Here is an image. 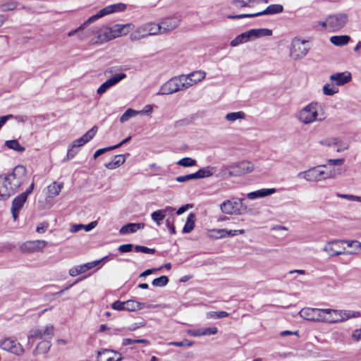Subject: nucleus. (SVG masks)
Instances as JSON below:
<instances>
[{
  "label": "nucleus",
  "mask_w": 361,
  "mask_h": 361,
  "mask_svg": "<svg viewBox=\"0 0 361 361\" xmlns=\"http://www.w3.org/2000/svg\"><path fill=\"white\" fill-rule=\"evenodd\" d=\"M254 170V165L248 161H242L226 166L221 171L224 178L238 177L245 173L252 172Z\"/></svg>",
  "instance_id": "obj_1"
},
{
  "label": "nucleus",
  "mask_w": 361,
  "mask_h": 361,
  "mask_svg": "<svg viewBox=\"0 0 361 361\" xmlns=\"http://www.w3.org/2000/svg\"><path fill=\"white\" fill-rule=\"evenodd\" d=\"M126 8V5L123 3L115 4L112 5L107 6L102 9H101L96 14L90 17L85 22H84L80 26H79L76 30L71 31L68 33V36H72L79 30H82L85 29L88 25L95 21L96 20L114 12L123 11Z\"/></svg>",
  "instance_id": "obj_2"
},
{
  "label": "nucleus",
  "mask_w": 361,
  "mask_h": 361,
  "mask_svg": "<svg viewBox=\"0 0 361 361\" xmlns=\"http://www.w3.org/2000/svg\"><path fill=\"white\" fill-rule=\"evenodd\" d=\"M26 177L27 169L22 165L16 166L11 173L6 176L8 185H11L14 193L25 182Z\"/></svg>",
  "instance_id": "obj_3"
},
{
  "label": "nucleus",
  "mask_w": 361,
  "mask_h": 361,
  "mask_svg": "<svg viewBox=\"0 0 361 361\" xmlns=\"http://www.w3.org/2000/svg\"><path fill=\"white\" fill-rule=\"evenodd\" d=\"M158 34H160V27L156 23H148L138 27L130 35V39L132 41H136L148 36Z\"/></svg>",
  "instance_id": "obj_4"
},
{
  "label": "nucleus",
  "mask_w": 361,
  "mask_h": 361,
  "mask_svg": "<svg viewBox=\"0 0 361 361\" xmlns=\"http://www.w3.org/2000/svg\"><path fill=\"white\" fill-rule=\"evenodd\" d=\"M317 103L309 104L298 112V120L304 124H310L316 121H322L324 118H317Z\"/></svg>",
  "instance_id": "obj_5"
},
{
  "label": "nucleus",
  "mask_w": 361,
  "mask_h": 361,
  "mask_svg": "<svg viewBox=\"0 0 361 361\" xmlns=\"http://www.w3.org/2000/svg\"><path fill=\"white\" fill-rule=\"evenodd\" d=\"M322 166H325L324 165L318 166L316 167H312L309 169L307 171L300 172L298 174V178H302L307 181H320L322 180L327 179L331 178V173H327L323 170H321L320 168Z\"/></svg>",
  "instance_id": "obj_6"
},
{
  "label": "nucleus",
  "mask_w": 361,
  "mask_h": 361,
  "mask_svg": "<svg viewBox=\"0 0 361 361\" xmlns=\"http://www.w3.org/2000/svg\"><path fill=\"white\" fill-rule=\"evenodd\" d=\"M220 209L226 214H242L245 212L247 208L243 205L242 200L232 199L222 202Z\"/></svg>",
  "instance_id": "obj_7"
},
{
  "label": "nucleus",
  "mask_w": 361,
  "mask_h": 361,
  "mask_svg": "<svg viewBox=\"0 0 361 361\" xmlns=\"http://www.w3.org/2000/svg\"><path fill=\"white\" fill-rule=\"evenodd\" d=\"M283 11V6L281 4H271L269 5L262 11L255 13H245L240 15L228 16V18L231 19H240L245 18H254L264 15H274L281 13Z\"/></svg>",
  "instance_id": "obj_8"
},
{
  "label": "nucleus",
  "mask_w": 361,
  "mask_h": 361,
  "mask_svg": "<svg viewBox=\"0 0 361 361\" xmlns=\"http://www.w3.org/2000/svg\"><path fill=\"white\" fill-rule=\"evenodd\" d=\"M309 49L305 41L295 38L291 43L290 54L294 60L301 59L307 55Z\"/></svg>",
  "instance_id": "obj_9"
},
{
  "label": "nucleus",
  "mask_w": 361,
  "mask_h": 361,
  "mask_svg": "<svg viewBox=\"0 0 361 361\" xmlns=\"http://www.w3.org/2000/svg\"><path fill=\"white\" fill-rule=\"evenodd\" d=\"M348 21L345 13H337L328 17L329 30L336 32L343 27Z\"/></svg>",
  "instance_id": "obj_10"
},
{
  "label": "nucleus",
  "mask_w": 361,
  "mask_h": 361,
  "mask_svg": "<svg viewBox=\"0 0 361 361\" xmlns=\"http://www.w3.org/2000/svg\"><path fill=\"white\" fill-rule=\"evenodd\" d=\"M325 312H326L325 309L307 307L302 309L299 314L306 320L321 322L322 314Z\"/></svg>",
  "instance_id": "obj_11"
},
{
  "label": "nucleus",
  "mask_w": 361,
  "mask_h": 361,
  "mask_svg": "<svg viewBox=\"0 0 361 361\" xmlns=\"http://www.w3.org/2000/svg\"><path fill=\"white\" fill-rule=\"evenodd\" d=\"M180 78L173 77L163 84L157 94H170L180 91Z\"/></svg>",
  "instance_id": "obj_12"
},
{
  "label": "nucleus",
  "mask_w": 361,
  "mask_h": 361,
  "mask_svg": "<svg viewBox=\"0 0 361 361\" xmlns=\"http://www.w3.org/2000/svg\"><path fill=\"white\" fill-rule=\"evenodd\" d=\"M0 348L6 351L11 352L13 354L19 355L23 353V348L16 340L11 338L4 339L0 344Z\"/></svg>",
  "instance_id": "obj_13"
},
{
  "label": "nucleus",
  "mask_w": 361,
  "mask_h": 361,
  "mask_svg": "<svg viewBox=\"0 0 361 361\" xmlns=\"http://www.w3.org/2000/svg\"><path fill=\"white\" fill-rule=\"evenodd\" d=\"M180 23L178 17H169L163 19L158 25L160 27V34H166L167 32L176 28Z\"/></svg>",
  "instance_id": "obj_14"
},
{
  "label": "nucleus",
  "mask_w": 361,
  "mask_h": 361,
  "mask_svg": "<svg viewBox=\"0 0 361 361\" xmlns=\"http://www.w3.org/2000/svg\"><path fill=\"white\" fill-rule=\"evenodd\" d=\"M126 78V73H118L114 75L111 78L106 80L104 83H102L99 88L97 90V94H102L105 93L107 90H109L112 86L116 85L118 82H119L121 80Z\"/></svg>",
  "instance_id": "obj_15"
},
{
  "label": "nucleus",
  "mask_w": 361,
  "mask_h": 361,
  "mask_svg": "<svg viewBox=\"0 0 361 361\" xmlns=\"http://www.w3.org/2000/svg\"><path fill=\"white\" fill-rule=\"evenodd\" d=\"M98 361H121L123 357L116 351L103 349L97 352Z\"/></svg>",
  "instance_id": "obj_16"
},
{
  "label": "nucleus",
  "mask_w": 361,
  "mask_h": 361,
  "mask_svg": "<svg viewBox=\"0 0 361 361\" xmlns=\"http://www.w3.org/2000/svg\"><path fill=\"white\" fill-rule=\"evenodd\" d=\"M47 242L45 240L27 241L20 246V250L23 252H31L40 250L46 247Z\"/></svg>",
  "instance_id": "obj_17"
},
{
  "label": "nucleus",
  "mask_w": 361,
  "mask_h": 361,
  "mask_svg": "<svg viewBox=\"0 0 361 361\" xmlns=\"http://www.w3.org/2000/svg\"><path fill=\"white\" fill-rule=\"evenodd\" d=\"M13 194L14 192L11 185H8L6 176L0 175V200H6Z\"/></svg>",
  "instance_id": "obj_18"
},
{
  "label": "nucleus",
  "mask_w": 361,
  "mask_h": 361,
  "mask_svg": "<svg viewBox=\"0 0 361 361\" xmlns=\"http://www.w3.org/2000/svg\"><path fill=\"white\" fill-rule=\"evenodd\" d=\"M352 79L350 72L345 71L342 73H336L330 76V80L335 82L337 86L343 85L349 82Z\"/></svg>",
  "instance_id": "obj_19"
},
{
  "label": "nucleus",
  "mask_w": 361,
  "mask_h": 361,
  "mask_svg": "<svg viewBox=\"0 0 361 361\" xmlns=\"http://www.w3.org/2000/svg\"><path fill=\"white\" fill-rule=\"evenodd\" d=\"M340 240H334L329 241L326 243V245L323 248L324 251H325L329 256H338L343 254H345V247H343L342 250H338L336 247L340 243Z\"/></svg>",
  "instance_id": "obj_20"
},
{
  "label": "nucleus",
  "mask_w": 361,
  "mask_h": 361,
  "mask_svg": "<svg viewBox=\"0 0 361 361\" xmlns=\"http://www.w3.org/2000/svg\"><path fill=\"white\" fill-rule=\"evenodd\" d=\"M97 266V262H88L79 266H75L69 270V274L71 276H76L80 274L85 273L87 271L92 269Z\"/></svg>",
  "instance_id": "obj_21"
},
{
  "label": "nucleus",
  "mask_w": 361,
  "mask_h": 361,
  "mask_svg": "<svg viewBox=\"0 0 361 361\" xmlns=\"http://www.w3.org/2000/svg\"><path fill=\"white\" fill-rule=\"evenodd\" d=\"M54 335L53 326H47L44 330L35 329L31 331L30 337L38 339H42L44 336H47L51 337Z\"/></svg>",
  "instance_id": "obj_22"
},
{
  "label": "nucleus",
  "mask_w": 361,
  "mask_h": 361,
  "mask_svg": "<svg viewBox=\"0 0 361 361\" xmlns=\"http://www.w3.org/2000/svg\"><path fill=\"white\" fill-rule=\"evenodd\" d=\"M144 227L145 224L143 223H128L121 228L119 233L121 235L133 233L136 232L139 229L144 228Z\"/></svg>",
  "instance_id": "obj_23"
},
{
  "label": "nucleus",
  "mask_w": 361,
  "mask_h": 361,
  "mask_svg": "<svg viewBox=\"0 0 361 361\" xmlns=\"http://www.w3.org/2000/svg\"><path fill=\"white\" fill-rule=\"evenodd\" d=\"M276 190L275 188H263L247 194V198L250 200H255L259 197H264L271 194L275 193Z\"/></svg>",
  "instance_id": "obj_24"
},
{
  "label": "nucleus",
  "mask_w": 361,
  "mask_h": 361,
  "mask_svg": "<svg viewBox=\"0 0 361 361\" xmlns=\"http://www.w3.org/2000/svg\"><path fill=\"white\" fill-rule=\"evenodd\" d=\"M134 27V25L132 23L127 24H116L114 25V31L116 33V37H118L122 35H126Z\"/></svg>",
  "instance_id": "obj_25"
},
{
  "label": "nucleus",
  "mask_w": 361,
  "mask_h": 361,
  "mask_svg": "<svg viewBox=\"0 0 361 361\" xmlns=\"http://www.w3.org/2000/svg\"><path fill=\"white\" fill-rule=\"evenodd\" d=\"M174 209L171 207H166L164 209H159L157 211H155L152 213L151 217L152 219L157 223L158 226L161 224V221H162L165 218V214L167 212H173Z\"/></svg>",
  "instance_id": "obj_26"
},
{
  "label": "nucleus",
  "mask_w": 361,
  "mask_h": 361,
  "mask_svg": "<svg viewBox=\"0 0 361 361\" xmlns=\"http://www.w3.org/2000/svg\"><path fill=\"white\" fill-rule=\"evenodd\" d=\"M145 307V304L135 300H128L125 301V310L128 312H135L142 310Z\"/></svg>",
  "instance_id": "obj_27"
},
{
  "label": "nucleus",
  "mask_w": 361,
  "mask_h": 361,
  "mask_svg": "<svg viewBox=\"0 0 361 361\" xmlns=\"http://www.w3.org/2000/svg\"><path fill=\"white\" fill-rule=\"evenodd\" d=\"M114 25L111 27H106L102 30V33L99 35V39L101 42L109 41L116 38V33L114 32Z\"/></svg>",
  "instance_id": "obj_28"
},
{
  "label": "nucleus",
  "mask_w": 361,
  "mask_h": 361,
  "mask_svg": "<svg viewBox=\"0 0 361 361\" xmlns=\"http://www.w3.org/2000/svg\"><path fill=\"white\" fill-rule=\"evenodd\" d=\"M350 41L348 35H335L330 37V42L335 46H344Z\"/></svg>",
  "instance_id": "obj_29"
},
{
  "label": "nucleus",
  "mask_w": 361,
  "mask_h": 361,
  "mask_svg": "<svg viewBox=\"0 0 361 361\" xmlns=\"http://www.w3.org/2000/svg\"><path fill=\"white\" fill-rule=\"evenodd\" d=\"M27 199L26 195L23 193L16 197L12 201L11 210H20Z\"/></svg>",
  "instance_id": "obj_30"
},
{
  "label": "nucleus",
  "mask_w": 361,
  "mask_h": 361,
  "mask_svg": "<svg viewBox=\"0 0 361 361\" xmlns=\"http://www.w3.org/2000/svg\"><path fill=\"white\" fill-rule=\"evenodd\" d=\"M63 188V183H57L54 182L52 184L49 185L47 188L48 189V197L52 198L57 196L60 192L61 188Z\"/></svg>",
  "instance_id": "obj_31"
},
{
  "label": "nucleus",
  "mask_w": 361,
  "mask_h": 361,
  "mask_svg": "<svg viewBox=\"0 0 361 361\" xmlns=\"http://www.w3.org/2000/svg\"><path fill=\"white\" fill-rule=\"evenodd\" d=\"M195 215L190 213L187 218L186 222L183 228V233H190L195 227Z\"/></svg>",
  "instance_id": "obj_32"
},
{
  "label": "nucleus",
  "mask_w": 361,
  "mask_h": 361,
  "mask_svg": "<svg viewBox=\"0 0 361 361\" xmlns=\"http://www.w3.org/2000/svg\"><path fill=\"white\" fill-rule=\"evenodd\" d=\"M18 6L16 1L9 0L7 1H0V11H13Z\"/></svg>",
  "instance_id": "obj_33"
},
{
  "label": "nucleus",
  "mask_w": 361,
  "mask_h": 361,
  "mask_svg": "<svg viewBox=\"0 0 361 361\" xmlns=\"http://www.w3.org/2000/svg\"><path fill=\"white\" fill-rule=\"evenodd\" d=\"M178 78H180V91L185 90L188 87L195 85L192 80H189V75H181L178 76Z\"/></svg>",
  "instance_id": "obj_34"
},
{
  "label": "nucleus",
  "mask_w": 361,
  "mask_h": 361,
  "mask_svg": "<svg viewBox=\"0 0 361 361\" xmlns=\"http://www.w3.org/2000/svg\"><path fill=\"white\" fill-rule=\"evenodd\" d=\"M249 36L247 34V32H245L243 33H241L240 35L235 37L230 43L231 47H236L238 46L240 44L247 42L249 41Z\"/></svg>",
  "instance_id": "obj_35"
},
{
  "label": "nucleus",
  "mask_w": 361,
  "mask_h": 361,
  "mask_svg": "<svg viewBox=\"0 0 361 361\" xmlns=\"http://www.w3.org/2000/svg\"><path fill=\"white\" fill-rule=\"evenodd\" d=\"M5 145L11 149H13L18 152L25 151V147L21 146L17 140H7L5 142Z\"/></svg>",
  "instance_id": "obj_36"
},
{
  "label": "nucleus",
  "mask_w": 361,
  "mask_h": 361,
  "mask_svg": "<svg viewBox=\"0 0 361 361\" xmlns=\"http://www.w3.org/2000/svg\"><path fill=\"white\" fill-rule=\"evenodd\" d=\"M188 75H189V80H192L194 84H196L198 82H200L206 76L205 72L202 71H194Z\"/></svg>",
  "instance_id": "obj_37"
},
{
  "label": "nucleus",
  "mask_w": 361,
  "mask_h": 361,
  "mask_svg": "<svg viewBox=\"0 0 361 361\" xmlns=\"http://www.w3.org/2000/svg\"><path fill=\"white\" fill-rule=\"evenodd\" d=\"M142 111H137L132 109H128L121 116L120 122L124 123L128 121L130 118L141 114Z\"/></svg>",
  "instance_id": "obj_38"
},
{
  "label": "nucleus",
  "mask_w": 361,
  "mask_h": 361,
  "mask_svg": "<svg viewBox=\"0 0 361 361\" xmlns=\"http://www.w3.org/2000/svg\"><path fill=\"white\" fill-rule=\"evenodd\" d=\"M80 148L78 147L75 145L71 143L70 147L68 149L66 157L63 159V161H69L73 159L75 155L79 152Z\"/></svg>",
  "instance_id": "obj_39"
},
{
  "label": "nucleus",
  "mask_w": 361,
  "mask_h": 361,
  "mask_svg": "<svg viewBox=\"0 0 361 361\" xmlns=\"http://www.w3.org/2000/svg\"><path fill=\"white\" fill-rule=\"evenodd\" d=\"M169 278L166 276H161L160 277L154 279L152 284L156 287H164L169 283Z\"/></svg>",
  "instance_id": "obj_40"
},
{
  "label": "nucleus",
  "mask_w": 361,
  "mask_h": 361,
  "mask_svg": "<svg viewBox=\"0 0 361 361\" xmlns=\"http://www.w3.org/2000/svg\"><path fill=\"white\" fill-rule=\"evenodd\" d=\"M245 116L243 111L231 112L226 115V119L229 121H234L237 119H243Z\"/></svg>",
  "instance_id": "obj_41"
},
{
  "label": "nucleus",
  "mask_w": 361,
  "mask_h": 361,
  "mask_svg": "<svg viewBox=\"0 0 361 361\" xmlns=\"http://www.w3.org/2000/svg\"><path fill=\"white\" fill-rule=\"evenodd\" d=\"M338 92V88L333 84H325L323 87V93L325 95L332 96Z\"/></svg>",
  "instance_id": "obj_42"
},
{
  "label": "nucleus",
  "mask_w": 361,
  "mask_h": 361,
  "mask_svg": "<svg viewBox=\"0 0 361 361\" xmlns=\"http://www.w3.org/2000/svg\"><path fill=\"white\" fill-rule=\"evenodd\" d=\"M212 172L209 168H202L195 172L196 179H200L212 176Z\"/></svg>",
  "instance_id": "obj_43"
},
{
  "label": "nucleus",
  "mask_w": 361,
  "mask_h": 361,
  "mask_svg": "<svg viewBox=\"0 0 361 361\" xmlns=\"http://www.w3.org/2000/svg\"><path fill=\"white\" fill-rule=\"evenodd\" d=\"M97 127L94 126L90 130H89L87 133H85L81 137L87 143L90 141L96 135L97 132Z\"/></svg>",
  "instance_id": "obj_44"
},
{
  "label": "nucleus",
  "mask_w": 361,
  "mask_h": 361,
  "mask_svg": "<svg viewBox=\"0 0 361 361\" xmlns=\"http://www.w3.org/2000/svg\"><path fill=\"white\" fill-rule=\"evenodd\" d=\"M178 164L183 167H190L196 164V160L190 157H184L178 161Z\"/></svg>",
  "instance_id": "obj_45"
},
{
  "label": "nucleus",
  "mask_w": 361,
  "mask_h": 361,
  "mask_svg": "<svg viewBox=\"0 0 361 361\" xmlns=\"http://www.w3.org/2000/svg\"><path fill=\"white\" fill-rule=\"evenodd\" d=\"M340 142V139L338 137H331L322 140L319 142V143L322 145H325L326 147H331L338 145Z\"/></svg>",
  "instance_id": "obj_46"
},
{
  "label": "nucleus",
  "mask_w": 361,
  "mask_h": 361,
  "mask_svg": "<svg viewBox=\"0 0 361 361\" xmlns=\"http://www.w3.org/2000/svg\"><path fill=\"white\" fill-rule=\"evenodd\" d=\"M149 341L146 339H131V338H124L122 342V345L123 346H126L131 344L135 343H144L148 344Z\"/></svg>",
  "instance_id": "obj_47"
},
{
  "label": "nucleus",
  "mask_w": 361,
  "mask_h": 361,
  "mask_svg": "<svg viewBox=\"0 0 361 361\" xmlns=\"http://www.w3.org/2000/svg\"><path fill=\"white\" fill-rule=\"evenodd\" d=\"M229 314L225 311L209 312L207 313V317L211 319H221L226 317Z\"/></svg>",
  "instance_id": "obj_48"
},
{
  "label": "nucleus",
  "mask_w": 361,
  "mask_h": 361,
  "mask_svg": "<svg viewBox=\"0 0 361 361\" xmlns=\"http://www.w3.org/2000/svg\"><path fill=\"white\" fill-rule=\"evenodd\" d=\"M193 343L188 339H183L182 341H171L169 343V345H173L177 347H190L192 346Z\"/></svg>",
  "instance_id": "obj_49"
},
{
  "label": "nucleus",
  "mask_w": 361,
  "mask_h": 361,
  "mask_svg": "<svg viewBox=\"0 0 361 361\" xmlns=\"http://www.w3.org/2000/svg\"><path fill=\"white\" fill-rule=\"evenodd\" d=\"M332 314L324 313L322 314L321 322L338 323L341 319H334Z\"/></svg>",
  "instance_id": "obj_50"
},
{
  "label": "nucleus",
  "mask_w": 361,
  "mask_h": 361,
  "mask_svg": "<svg viewBox=\"0 0 361 361\" xmlns=\"http://www.w3.org/2000/svg\"><path fill=\"white\" fill-rule=\"evenodd\" d=\"M340 242L347 244L348 247H354L356 250L361 249V243L357 240H340Z\"/></svg>",
  "instance_id": "obj_51"
},
{
  "label": "nucleus",
  "mask_w": 361,
  "mask_h": 361,
  "mask_svg": "<svg viewBox=\"0 0 361 361\" xmlns=\"http://www.w3.org/2000/svg\"><path fill=\"white\" fill-rule=\"evenodd\" d=\"M194 179H196L195 173L185 176H179L176 178V180L179 183L186 182Z\"/></svg>",
  "instance_id": "obj_52"
},
{
  "label": "nucleus",
  "mask_w": 361,
  "mask_h": 361,
  "mask_svg": "<svg viewBox=\"0 0 361 361\" xmlns=\"http://www.w3.org/2000/svg\"><path fill=\"white\" fill-rule=\"evenodd\" d=\"M51 343L48 341H43L42 342H40L38 345H37V348L42 351V353H47L50 347H51Z\"/></svg>",
  "instance_id": "obj_53"
},
{
  "label": "nucleus",
  "mask_w": 361,
  "mask_h": 361,
  "mask_svg": "<svg viewBox=\"0 0 361 361\" xmlns=\"http://www.w3.org/2000/svg\"><path fill=\"white\" fill-rule=\"evenodd\" d=\"M325 310L326 311V312H325V313H330V314H334L333 315L334 319H341V320H339V322H343V319L342 318V316L341 315V310H334V309H325Z\"/></svg>",
  "instance_id": "obj_54"
},
{
  "label": "nucleus",
  "mask_w": 361,
  "mask_h": 361,
  "mask_svg": "<svg viewBox=\"0 0 361 361\" xmlns=\"http://www.w3.org/2000/svg\"><path fill=\"white\" fill-rule=\"evenodd\" d=\"M113 161H114V163L117 166V167H119L120 166L123 164L126 161L125 155H123V154L115 155L113 158Z\"/></svg>",
  "instance_id": "obj_55"
},
{
  "label": "nucleus",
  "mask_w": 361,
  "mask_h": 361,
  "mask_svg": "<svg viewBox=\"0 0 361 361\" xmlns=\"http://www.w3.org/2000/svg\"><path fill=\"white\" fill-rule=\"evenodd\" d=\"M166 225L167 228H169V232L171 235H173L176 233V228L173 225V218L169 217L166 220Z\"/></svg>",
  "instance_id": "obj_56"
},
{
  "label": "nucleus",
  "mask_w": 361,
  "mask_h": 361,
  "mask_svg": "<svg viewBox=\"0 0 361 361\" xmlns=\"http://www.w3.org/2000/svg\"><path fill=\"white\" fill-rule=\"evenodd\" d=\"M111 307L117 311L125 310V302L116 300L112 303Z\"/></svg>",
  "instance_id": "obj_57"
},
{
  "label": "nucleus",
  "mask_w": 361,
  "mask_h": 361,
  "mask_svg": "<svg viewBox=\"0 0 361 361\" xmlns=\"http://www.w3.org/2000/svg\"><path fill=\"white\" fill-rule=\"evenodd\" d=\"M231 3L236 8L250 6L248 2H247L245 0H233Z\"/></svg>",
  "instance_id": "obj_58"
},
{
  "label": "nucleus",
  "mask_w": 361,
  "mask_h": 361,
  "mask_svg": "<svg viewBox=\"0 0 361 361\" xmlns=\"http://www.w3.org/2000/svg\"><path fill=\"white\" fill-rule=\"evenodd\" d=\"M113 149H114V147L112 146L99 149L94 152L93 157H94V159H97L98 157L103 154L104 152L110 151V150H113Z\"/></svg>",
  "instance_id": "obj_59"
},
{
  "label": "nucleus",
  "mask_w": 361,
  "mask_h": 361,
  "mask_svg": "<svg viewBox=\"0 0 361 361\" xmlns=\"http://www.w3.org/2000/svg\"><path fill=\"white\" fill-rule=\"evenodd\" d=\"M133 245L123 244L118 247V250L121 252H129L133 250Z\"/></svg>",
  "instance_id": "obj_60"
},
{
  "label": "nucleus",
  "mask_w": 361,
  "mask_h": 361,
  "mask_svg": "<svg viewBox=\"0 0 361 361\" xmlns=\"http://www.w3.org/2000/svg\"><path fill=\"white\" fill-rule=\"evenodd\" d=\"M259 37L263 36H271L272 35V30L267 28H260L259 29Z\"/></svg>",
  "instance_id": "obj_61"
},
{
  "label": "nucleus",
  "mask_w": 361,
  "mask_h": 361,
  "mask_svg": "<svg viewBox=\"0 0 361 361\" xmlns=\"http://www.w3.org/2000/svg\"><path fill=\"white\" fill-rule=\"evenodd\" d=\"M245 231L243 229L240 230H227L226 237H232L238 234H243Z\"/></svg>",
  "instance_id": "obj_62"
},
{
  "label": "nucleus",
  "mask_w": 361,
  "mask_h": 361,
  "mask_svg": "<svg viewBox=\"0 0 361 361\" xmlns=\"http://www.w3.org/2000/svg\"><path fill=\"white\" fill-rule=\"evenodd\" d=\"M13 114H8L6 116H0V130L1 129L2 126L11 118H13Z\"/></svg>",
  "instance_id": "obj_63"
},
{
  "label": "nucleus",
  "mask_w": 361,
  "mask_h": 361,
  "mask_svg": "<svg viewBox=\"0 0 361 361\" xmlns=\"http://www.w3.org/2000/svg\"><path fill=\"white\" fill-rule=\"evenodd\" d=\"M247 32L249 39L258 38L259 37V29H251Z\"/></svg>",
  "instance_id": "obj_64"
}]
</instances>
